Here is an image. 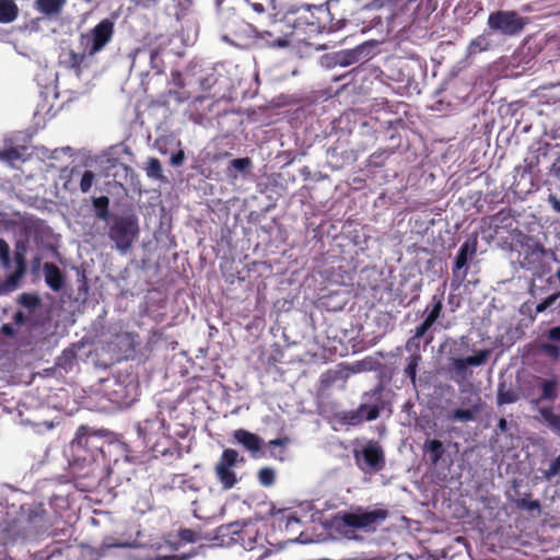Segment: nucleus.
<instances>
[{"label": "nucleus", "instance_id": "f257e3e1", "mask_svg": "<svg viewBox=\"0 0 560 560\" xmlns=\"http://www.w3.org/2000/svg\"><path fill=\"white\" fill-rule=\"evenodd\" d=\"M283 15L293 35L300 32L316 35L325 32V23L328 20L329 12L322 4H305L291 5L285 10Z\"/></svg>", "mask_w": 560, "mask_h": 560}, {"label": "nucleus", "instance_id": "f03ea898", "mask_svg": "<svg viewBox=\"0 0 560 560\" xmlns=\"http://www.w3.org/2000/svg\"><path fill=\"white\" fill-rule=\"evenodd\" d=\"M27 241L19 240L14 244L13 260L11 249L4 238H0V262L3 269L9 270L15 264V270L0 281V295H5L19 289L22 279L27 272L26 264Z\"/></svg>", "mask_w": 560, "mask_h": 560}, {"label": "nucleus", "instance_id": "7ed1b4c3", "mask_svg": "<svg viewBox=\"0 0 560 560\" xmlns=\"http://www.w3.org/2000/svg\"><path fill=\"white\" fill-rule=\"evenodd\" d=\"M105 444L106 441L98 432L81 425L70 444V450L77 462L91 466L105 460Z\"/></svg>", "mask_w": 560, "mask_h": 560}, {"label": "nucleus", "instance_id": "20e7f679", "mask_svg": "<svg viewBox=\"0 0 560 560\" xmlns=\"http://www.w3.org/2000/svg\"><path fill=\"white\" fill-rule=\"evenodd\" d=\"M15 522L19 526V533L25 538H37L50 527L43 504L22 505Z\"/></svg>", "mask_w": 560, "mask_h": 560}, {"label": "nucleus", "instance_id": "39448f33", "mask_svg": "<svg viewBox=\"0 0 560 560\" xmlns=\"http://www.w3.org/2000/svg\"><path fill=\"white\" fill-rule=\"evenodd\" d=\"M139 236V223L135 214L116 215L108 225V237L116 248L127 253Z\"/></svg>", "mask_w": 560, "mask_h": 560}, {"label": "nucleus", "instance_id": "423d86ee", "mask_svg": "<svg viewBox=\"0 0 560 560\" xmlns=\"http://www.w3.org/2000/svg\"><path fill=\"white\" fill-rule=\"evenodd\" d=\"M528 24V18L522 16L515 10H498L488 16L487 25L492 33L506 37L521 34Z\"/></svg>", "mask_w": 560, "mask_h": 560}, {"label": "nucleus", "instance_id": "0eeeda50", "mask_svg": "<svg viewBox=\"0 0 560 560\" xmlns=\"http://www.w3.org/2000/svg\"><path fill=\"white\" fill-rule=\"evenodd\" d=\"M115 34V23L112 19H103L88 33L80 36V44L89 57L102 51L112 42Z\"/></svg>", "mask_w": 560, "mask_h": 560}, {"label": "nucleus", "instance_id": "6e6552de", "mask_svg": "<svg viewBox=\"0 0 560 560\" xmlns=\"http://www.w3.org/2000/svg\"><path fill=\"white\" fill-rule=\"evenodd\" d=\"M357 466L362 471H381L385 467V454L377 441L371 440L361 450L353 451Z\"/></svg>", "mask_w": 560, "mask_h": 560}, {"label": "nucleus", "instance_id": "1a4fd4ad", "mask_svg": "<svg viewBox=\"0 0 560 560\" xmlns=\"http://www.w3.org/2000/svg\"><path fill=\"white\" fill-rule=\"evenodd\" d=\"M388 516L385 509H376L372 511H359L345 513L341 517L342 523L352 528L375 530L376 526L384 522Z\"/></svg>", "mask_w": 560, "mask_h": 560}, {"label": "nucleus", "instance_id": "9d476101", "mask_svg": "<svg viewBox=\"0 0 560 560\" xmlns=\"http://www.w3.org/2000/svg\"><path fill=\"white\" fill-rule=\"evenodd\" d=\"M237 462H244V458L238 459V453L233 448H225L214 467L217 479L225 490L232 489L238 481L233 467Z\"/></svg>", "mask_w": 560, "mask_h": 560}, {"label": "nucleus", "instance_id": "9b49d317", "mask_svg": "<svg viewBox=\"0 0 560 560\" xmlns=\"http://www.w3.org/2000/svg\"><path fill=\"white\" fill-rule=\"evenodd\" d=\"M293 36L289 24L285 23V16L273 21L268 30L257 33L256 39L261 40L266 47L284 48L290 45V37Z\"/></svg>", "mask_w": 560, "mask_h": 560}, {"label": "nucleus", "instance_id": "f8f14e48", "mask_svg": "<svg viewBox=\"0 0 560 560\" xmlns=\"http://www.w3.org/2000/svg\"><path fill=\"white\" fill-rule=\"evenodd\" d=\"M478 247V237L477 235H472L471 237L467 238L459 247L453 265V278L454 280H457V285L460 284L462 281L467 276L468 267L467 262L471 260L477 253Z\"/></svg>", "mask_w": 560, "mask_h": 560}, {"label": "nucleus", "instance_id": "ddd939ff", "mask_svg": "<svg viewBox=\"0 0 560 560\" xmlns=\"http://www.w3.org/2000/svg\"><path fill=\"white\" fill-rule=\"evenodd\" d=\"M489 357L488 350H479L476 354L467 357V358H453L452 359V368L450 371L454 372V376L452 378L456 383H460L468 378L471 373L468 371V366H479L486 363Z\"/></svg>", "mask_w": 560, "mask_h": 560}, {"label": "nucleus", "instance_id": "4468645a", "mask_svg": "<svg viewBox=\"0 0 560 560\" xmlns=\"http://www.w3.org/2000/svg\"><path fill=\"white\" fill-rule=\"evenodd\" d=\"M323 5L329 12L328 20L325 23V32L332 33L341 30L348 21V15L341 9L340 1L328 0Z\"/></svg>", "mask_w": 560, "mask_h": 560}, {"label": "nucleus", "instance_id": "2eb2a0df", "mask_svg": "<svg viewBox=\"0 0 560 560\" xmlns=\"http://www.w3.org/2000/svg\"><path fill=\"white\" fill-rule=\"evenodd\" d=\"M238 541L246 550L244 553L249 555L256 546L264 547L265 537L259 532L257 523L245 524L238 533Z\"/></svg>", "mask_w": 560, "mask_h": 560}, {"label": "nucleus", "instance_id": "dca6fc26", "mask_svg": "<svg viewBox=\"0 0 560 560\" xmlns=\"http://www.w3.org/2000/svg\"><path fill=\"white\" fill-rule=\"evenodd\" d=\"M233 438L237 443L242 444L244 448L250 452L254 456L261 450L264 443L262 439L259 435L244 429L235 430L233 433Z\"/></svg>", "mask_w": 560, "mask_h": 560}, {"label": "nucleus", "instance_id": "f3484780", "mask_svg": "<svg viewBox=\"0 0 560 560\" xmlns=\"http://www.w3.org/2000/svg\"><path fill=\"white\" fill-rule=\"evenodd\" d=\"M545 256V249L539 243L526 245L524 256L521 261L523 268L527 270H535L540 265Z\"/></svg>", "mask_w": 560, "mask_h": 560}, {"label": "nucleus", "instance_id": "a211bd4d", "mask_svg": "<svg viewBox=\"0 0 560 560\" xmlns=\"http://www.w3.org/2000/svg\"><path fill=\"white\" fill-rule=\"evenodd\" d=\"M481 411V398L478 397L469 408H456L447 415L451 422H470L475 421L477 415Z\"/></svg>", "mask_w": 560, "mask_h": 560}, {"label": "nucleus", "instance_id": "6ab92c4d", "mask_svg": "<svg viewBox=\"0 0 560 560\" xmlns=\"http://www.w3.org/2000/svg\"><path fill=\"white\" fill-rule=\"evenodd\" d=\"M45 282L55 292L62 289L65 283L63 275L54 262H45L43 266Z\"/></svg>", "mask_w": 560, "mask_h": 560}, {"label": "nucleus", "instance_id": "aec40b11", "mask_svg": "<svg viewBox=\"0 0 560 560\" xmlns=\"http://www.w3.org/2000/svg\"><path fill=\"white\" fill-rule=\"evenodd\" d=\"M138 335L135 332L121 331L116 334L110 341L119 352L124 353L127 358L136 349Z\"/></svg>", "mask_w": 560, "mask_h": 560}, {"label": "nucleus", "instance_id": "412c9836", "mask_svg": "<svg viewBox=\"0 0 560 560\" xmlns=\"http://www.w3.org/2000/svg\"><path fill=\"white\" fill-rule=\"evenodd\" d=\"M67 0H35L34 8L44 16L52 19L61 14Z\"/></svg>", "mask_w": 560, "mask_h": 560}, {"label": "nucleus", "instance_id": "4be33fe9", "mask_svg": "<svg viewBox=\"0 0 560 560\" xmlns=\"http://www.w3.org/2000/svg\"><path fill=\"white\" fill-rule=\"evenodd\" d=\"M88 55L83 51L82 54L75 52L72 49H69L61 56L60 63L70 70H73L77 75H80L82 72V65Z\"/></svg>", "mask_w": 560, "mask_h": 560}, {"label": "nucleus", "instance_id": "5701e85b", "mask_svg": "<svg viewBox=\"0 0 560 560\" xmlns=\"http://www.w3.org/2000/svg\"><path fill=\"white\" fill-rule=\"evenodd\" d=\"M364 50H365L364 45H359L353 49L341 50L336 54V57H335L336 63L341 67L351 66L361 59Z\"/></svg>", "mask_w": 560, "mask_h": 560}, {"label": "nucleus", "instance_id": "b1692460", "mask_svg": "<svg viewBox=\"0 0 560 560\" xmlns=\"http://www.w3.org/2000/svg\"><path fill=\"white\" fill-rule=\"evenodd\" d=\"M541 395L539 401H555L558 397V381L552 378H538Z\"/></svg>", "mask_w": 560, "mask_h": 560}, {"label": "nucleus", "instance_id": "393cba45", "mask_svg": "<svg viewBox=\"0 0 560 560\" xmlns=\"http://www.w3.org/2000/svg\"><path fill=\"white\" fill-rule=\"evenodd\" d=\"M19 7L14 0H0V23L9 24L19 16Z\"/></svg>", "mask_w": 560, "mask_h": 560}, {"label": "nucleus", "instance_id": "a878e982", "mask_svg": "<svg viewBox=\"0 0 560 560\" xmlns=\"http://www.w3.org/2000/svg\"><path fill=\"white\" fill-rule=\"evenodd\" d=\"M423 452L429 455L430 463L436 465L443 457L445 448L440 440H427L423 444Z\"/></svg>", "mask_w": 560, "mask_h": 560}, {"label": "nucleus", "instance_id": "bb28decb", "mask_svg": "<svg viewBox=\"0 0 560 560\" xmlns=\"http://www.w3.org/2000/svg\"><path fill=\"white\" fill-rule=\"evenodd\" d=\"M443 293H435L432 295L430 303L425 307V318L435 324L440 318L443 311Z\"/></svg>", "mask_w": 560, "mask_h": 560}, {"label": "nucleus", "instance_id": "cd10ccee", "mask_svg": "<svg viewBox=\"0 0 560 560\" xmlns=\"http://www.w3.org/2000/svg\"><path fill=\"white\" fill-rule=\"evenodd\" d=\"M539 413L547 427L560 436V415L555 413L551 407L539 408Z\"/></svg>", "mask_w": 560, "mask_h": 560}, {"label": "nucleus", "instance_id": "c85d7f7f", "mask_svg": "<svg viewBox=\"0 0 560 560\" xmlns=\"http://www.w3.org/2000/svg\"><path fill=\"white\" fill-rule=\"evenodd\" d=\"M155 40L158 42L156 45H152L151 43L145 44V46L141 49H138L139 52H148L149 57L151 59V62H154V60L163 52L165 46L167 45L168 40L160 35L155 37Z\"/></svg>", "mask_w": 560, "mask_h": 560}, {"label": "nucleus", "instance_id": "c756f323", "mask_svg": "<svg viewBox=\"0 0 560 560\" xmlns=\"http://www.w3.org/2000/svg\"><path fill=\"white\" fill-rule=\"evenodd\" d=\"M336 420L343 425H359L363 422V417L358 410H345L335 413Z\"/></svg>", "mask_w": 560, "mask_h": 560}, {"label": "nucleus", "instance_id": "7c9ffc66", "mask_svg": "<svg viewBox=\"0 0 560 560\" xmlns=\"http://www.w3.org/2000/svg\"><path fill=\"white\" fill-rule=\"evenodd\" d=\"M422 360V357L420 353H411V355L407 359V366L404 371L405 376H407L411 384L416 386L417 382V371L418 366Z\"/></svg>", "mask_w": 560, "mask_h": 560}, {"label": "nucleus", "instance_id": "2f4dec72", "mask_svg": "<svg viewBox=\"0 0 560 560\" xmlns=\"http://www.w3.org/2000/svg\"><path fill=\"white\" fill-rule=\"evenodd\" d=\"M95 214L101 220H107L110 215L109 212V198L106 196L95 197L92 199Z\"/></svg>", "mask_w": 560, "mask_h": 560}, {"label": "nucleus", "instance_id": "473e14b6", "mask_svg": "<svg viewBox=\"0 0 560 560\" xmlns=\"http://www.w3.org/2000/svg\"><path fill=\"white\" fill-rule=\"evenodd\" d=\"M357 410L363 417V421H373L377 419L381 413V408L377 404H361Z\"/></svg>", "mask_w": 560, "mask_h": 560}, {"label": "nucleus", "instance_id": "72a5a7b5", "mask_svg": "<svg viewBox=\"0 0 560 560\" xmlns=\"http://www.w3.org/2000/svg\"><path fill=\"white\" fill-rule=\"evenodd\" d=\"M518 400V394L513 389H505L503 384L499 385L497 402L499 406L513 404Z\"/></svg>", "mask_w": 560, "mask_h": 560}, {"label": "nucleus", "instance_id": "f704fd0d", "mask_svg": "<svg viewBox=\"0 0 560 560\" xmlns=\"http://www.w3.org/2000/svg\"><path fill=\"white\" fill-rule=\"evenodd\" d=\"M145 172L148 177L161 179L163 177V170L161 162L156 158H150L147 163Z\"/></svg>", "mask_w": 560, "mask_h": 560}, {"label": "nucleus", "instance_id": "c9c22d12", "mask_svg": "<svg viewBox=\"0 0 560 560\" xmlns=\"http://www.w3.org/2000/svg\"><path fill=\"white\" fill-rule=\"evenodd\" d=\"M257 478L262 487H271L276 480V472L270 467H262L259 469Z\"/></svg>", "mask_w": 560, "mask_h": 560}, {"label": "nucleus", "instance_id": "e433bc0d", "mask_svg": "<svg viewBox=\"0 0 560 560\" xmlns=\"http://www.w3.org/2000/svg\"><path fill=\"white\" fill-rule=\"evenodd\" d=\"M19 302L21 305L28 310H35L40 305V299L37 294L34 293H22L19 296Z\"/></svg>", "mask_w": 560, "mask_h": 560}, {"label": "nucleus", "instance_id": "4c0bfd02", "mask_svg": "<svg viewBox=\"0 0 560 560\" xmlns=\"http://www.w3.org/2000/svg\"><path fill=\"white\" fill-rule=\"evenodd\" d=\"M515 506L517 509L527 511H540V503L538 500H530L529 495L515 500Z\"/></svg>", "mask_w": 560, "mask_h": 560}, {"label": "nucleus", "instance_id": "58836bf2", "mask_svg": "<svg viewBox=\"0 0 560 560\" xmlns=\"http://www.w3.org/2000/svg\"><path fill=\"white\" fill-rule=\"evenodd\" d=\"M178 538L184 544H194L200 539L198 532L190 528H180L178 530Z\"/></svg>", "mask_w": 560, "mask_h": 560}, {"label": "nucleus", "instance_id": "ea45409f", "mask_svg": "<svg viewBox=\"0 0 560 560\" xmlns=\"http://www.w3.org/2000/svg\"><path fill=\"white\" fill-rule=\"evenodd\" d=\"M289 443L288 438H281V439H275L268 442V445L270 447H280L279 454H276L273 451H271V456L275 458H278L280 460L284 459V447Z\"/></svg>", "mask_w": 560, "mask_h": 560}, {"label": "nucleus", "instance_id": "a19ab883", "mask_svg": "<svg viewBox=\"0 0 560 560\" xmlns=\"http://www.w3.org/2000/svg\"><path fill=\"white\" fill-rule=\"evenodd\" d=\"M489 47H490V43H489L488 38L483 35H480L470 42L469 50L471 52L485 51Z\"/></svg>", "mask_w": 560, "mask_h": 560}, {"label": "nucleus", "instance_id": "79ce46f5", "mask_svg": "<svg viewBox=\"0 0 560 560\" xmlns=\"http://www.w3.org/2000/svg\"><path fill=\"white\" fill-rule=\"evenodd\" d=\"M94 180H95V174L92 171H85L82 174V177L80 180V190L84 194L90 191Z\"/></svg>", "mask_w": 560, "mask_h": 560}, {"label": "nucleus", "instance_id": "37998d69", "mask_svg": "<svg viewBox=\"0 0 560 560\" xmlns=\"http://www.w3.org/2000/svg\"><path fill=\"white\" fill-rule=\"evenodd\" d=\"M218 83V75L214 71L200 79L199 84L202 91H210Z\"/></svg>", "mask_w": 560, "mask_h": 560}, {"label": "nucleus", "instance_id": "c03bdc74", "mask_svg": "<svg viewBox=\"0 0 560 560\" xmlns=\"http://www.w3.org/2000/svg\"><path fill=\"white\" fill-rule=\"evenodd\" d=\"M155 423H156V420L147 419L142 423L138 424V433L144 441H147V442L150 441V439L148 438V434H149V431L154 427Z\"/></svg>", "mask_w": 560, "mask_h": 560}, {"label": "nucleus", "instance_id": "a18cd8bd", "mask_svg": "<svg viewBox=\"0 0 560 560\" xmlns=\"http://www.w3.org/2000/svg\"><path fill=\"white\" fill-rule=\"evenodd\" d=\"M433 325L434 324L432 322H430L428 318H424L423 322L416 327L413 335H416V338H424Z\"/></svg>", "mask_w": 560, "mask_h": 560}, {"label": "nucleus", "instance_id": "49530a36", "mask_svg": "<svg viewBox=\"0 0 560 560\" xmlns=\"http://www.w3.org/2000/svg\"><path fill=\"white\" fill-rule=\"evenodd\" d=\"M560 474V455L557 456L549 465V468L545 470L544 475L546 479H551L552 477Z\"/></svg>", "mask_w": 560, "mask_h": 560}, {"label": "nucleus", "instance_id": "de8ad7c7", "mask_svg": "<svg viewBox=\"0 0 560 560\" xmlns=\"http://www.w3.org/2000/svg\"><path fill=\"white\" fill-rule=\"evenodd\" d=\"M0 159L8 162H13L21 159V153L18 149L11 148L0 151Z\"/></svg>", "mask_w": 560, "mask_h": 560}, {"label": "nucleus", "instance_id": "09e8293b", "mask_svg": "<svg viewBox=\"0 0 560 560\" xmlns=\"http://www.w3.org/2000/svg\"><path fill=\"white\" fill-rule=\"evenodd\" d=\"M559 295H560V293H553V294L549 295L548 298H546L542 302L537 304L536 312L537 313L545 312L548 307H550L557 301Z\"/></svg>", "mask_w": 560, "mask_h": 560}, {"label": "nucleus", "instance_id": "8fccbe9b", "mask_svg": "<svg viewBox=\"0 0 560 560\" xmlns=\"http://www.w3.org/2000/svg\"><path fill=\"white\" fill-rule=\"evenodd\" d=\"M252 162L249 158H240V159H233L231 161V166L240 172H244L250 166Z\"/></svg>", "mask_w": 560, "mask_h": 560}, {"label": "nucleus", "instance_id": "3c124183", "mask_svg": "<svg viewBox=\"0 0 560 560\" xmlns=\"http://www.w3.org/2000/svg\"><path fill=\"white\" fill-rule=\"evenodd\" d=\"M420 338H416V335L411 336L406 342V350L412 353H419Z\"/></svg>", "mask_w": 560, "mask_h": 560}, {"label": "nucleus", "instance_id": "603ef678", "mask_svg": "<svg viewBox=\"0 0 560 560\" xmlns=\"http://www.w3.org/2000/svg\"><path fill=\"white\" fill-rule=\"evenodd\" d=\"M542 351L551 358H558L560 355V347L552 343H544Z\"/></svg>", "mask_w": 560, "mask_h": 560}, {"label": "nucleus", "instance_id": "864d4df0", "mask_svg": "<svg viewBox=\"0 0 560 560\" xmlns=\"http://www.w3.org/2000/svg\"><path fill=\"white\" fill-rule=\"evenodd\" d=\"M524 162H525V170L528 172H533L539 165V155L534 154L529 158H526L524 160Z\"/></svg>", "mask_w": 560, "mask_h": 560}, {"label": "nucleus", "instance_id": "5fc2aeb1", "mask_svg": "<svg viewBox=\"0 0 560 560\" xmlns=\"http://www.w3.org/2000/svg\"><path fill=\"white\" fill-rule=\"evenodd\" d=\"M548 202L555 212L560 213V198L556 194L548 195Z\"/></svg>", "mask_w": 560, "mask_h": 560}, {"label": "nucleus", "instance_id": "6e6d98bb", "mask_svg": "<svg viewBox=\"0 0 560 560\" xmlns=\"http://www.w3.org/2000/svg\"><path fill=\"white\" fill-rule=\"evenodd\" d=\"M0 332H2L5 336H9V337H14L16 334V330L10 324H4L0 328Z\"/></svg>", "mask_w": 560, "mask_h": 560}, {"label": "nucleus", "instance_id": "4d7b16f0", "mask_svg": "<svg viewBox=\"0 0 560 560\" xmlns=\"http://www.w3.org/2000/svg\"><path fill=\"white\" fill-rule=\"evenodd\" d=\"M548 338L553 341H560V326L549 329Z\"/></svg>", "mask_w": 560, "mask_h": 560}, {"label": "nucleus", "instance_id": "13d9d810", "mask_svg": "<svg viewBox=\"0 0 560 560\" xmlns=\"http://www.w3.org/2000/svg\"><path fill=\"white\" fill-rule=\"evenodd\" d=\"M13 322L16 324V325H23L25 323V315L22 311H18L14 315H13Z\"/></svg>", "mask_w": 560, "mask_h": 560}, {"label": "nucleus", "instance_id": "bf43d9fd", "mask_svg": "<svg viewBox=\"0 0 560 560\" xmlns=\"http://www.w3.org/2000/svg\"><path fill=\"white\" fill-rule=\"evenodd\" d=\"M184 162V153L183 152H178L177 154H174L172 156V164L175 165V166H179L182 165Z\"/></svg>", "mask_w": 560, "mask_h": 560}, {"label": "nucleus", "instance_id": "052dcab7", "mask_svg": "<svg viewBox=\"0 0 560 560\" xmlns=\"http://www.w3.org/2000/svg\"><path fill=\"white\" fill-rule=\"evenodd\" d=\"M138 5L150 8L155 5L160 0H135Z\"/></svg>", "mask_w": 560, "mask_h": 560}, {"label": "nucleus", "instance_id": "680f3d73", "mask_svg": "<svg viewBox=\"0 0 560 560\" xmlns=\"http://www.w3.org/2000/svg\"><path fill=\"white\" fill-rule=\"evenodd\" d=\"M249 4L257 13H262L265 11V5L260 2L250 1Z\"/></svg>", "mask_w": 560, "mask_h": 560}, {"label": "nucleus", "instance_id": "e2e57ef3", "mask_svg": "<svg viewBox=\"0 0 560 560\" xmlns=\"http://www.w3.org/2000/svg\"><path fill=\"white\" fill-rule=\"evenodd\" d=\"M498 430L502 433L506 432L508 430V422L506 419L501 418L498 422Z\"/></svg>", "mask_w": 560, "mask_h": 560}, {"label": "nucleus", "instance_id": "0e129e2a", "mask_svg": "<svg viewBox=\"0 0 560 560\" xmlns=\"http://www.w3.org/2000/svg\"><path fill=\"white\" fill-rule=\"evenodd\" d=\"M241 560H260V556L253 557L252 555L243 553Z\"/></svg>", "mask_w": 560, "mask_h": 560}, {"label": "nucleus", "instance_id": "69168bd1", "mask_svg": "<svg viewBox=\"0 0 560 560\" xmlns=\"http://www.w3.org/2000/svg\"><path fill=\"white\" fill-rule=\"evenodd\" d=\"M208 97L207 96H198L195 98V101L192 102V105L196 106L198 103H202L205 100H207Z\"/></svg>", "mask_w": 560, "mask_h": 560}, {"label": "nucleus", "instance_id": "338daca9", "mask_svg": "<svg viewBox=\"0 0 560 560\" xmlns=\"http://www.w3.org/2000/svg\"><path fill=\"white\" fill-rule=\"evenodd\" d=\"M39 262H40V258H39L38 256H36V257L34 258V260H33V265H34V267H37V266L39 265Z\"/></svg>", "mask_w": 560, "mask_h": 560}, {"label": "nucleus", "instance_id": "774afa93", "mask_svg": "<svg viewBox=\"0 0 560 560\" xmlns=\"http://www.w3.org/2000/svg\"><path fill=\"white\" fill-rule=\"evenodd\" d=\"M381 392H382V387H381V386H378V387H376V388L373 390V395H380V394H381Z\"/></svg>", "mask_w": 560, "mask_h": 560}]
</instances>
